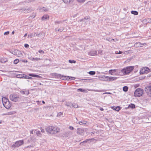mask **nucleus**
Wrapping results in <instances>:
<instances>
[{
	"instance_id": "obj_1",
	"label": "nucleus",
	"mask_w": 151,
	"mask_h": 151,
	"mask_svg": "<svg viewBox=\"0 0 151 151\" xmlns=\"http://www.w3.org/2000/svg\"><path fill=\"white\" fill-rule=\"evenodd\" d=\"M53 76L56 77L57 78H60V79L64 80L69 81L70 80H74L76 79L74 77L65 76L64 75H62L60 74L56 73H53Z\"/></svg>"
},
{
	"instance_id": "obj_2",
	"label": "nucleus",
	"mask_w": 151,
	"mask_h": 151,
	"mask_svg": "<svg viewBox=\"0 0 151 151\" xmlns=\"http://www.w3.org/2000/svg\"><path fill=\"white\" fill-rule=\"evenodd\" d=\"M60 130V129L58 127H53L50 126L46 129L47 131L51 134H55L59 133Z\"/></svg>"
},
{
	"instance_id": "obj_3",
	"label": "nucleus",
	"mask_w": 151,
	"mask_h": 151,
	"mask_svg": "<svg viewBox=\"0 0 151 151\" xmlns=\"http://www.w3.org/2000/svg\"><path fill=\"white\" fill-rule=\"evenodd\" d=\"M2 102L4 106L6 109H9L11 107L12 104L8 99L5 97L3 98Z\"/></svg>"
},
{
	"instance_id": "obj_4",
	"label": "nucleus",
	"mask_w": 151,
	"mask_h": 151,
	"mask_svg": "<svg viewBox=\"0 0 151 151\" xmlns=\"http://www.w3.org/2000/svg\"><path fill=\"white\" fill-rule=\"evenodd\" d=\"M9 98L11 100L14 102L19 101L20 99L19 96L15 93L11 94Z\"/></svg>"
},
{
	"instance_id": "obj_5",
	"label": "nucleus",
	"mask_w": 151,
	"mask_h": 151,
	"mask_svg": "<svg viewBox=\"0 0 151 151\" xmlns=\"http://www.w3.org/2000/svg\"><path fill=\"white\" fill-rule=\"evenodd\" d=\"M144 91L142 89L138 88H137L134 93V95L136 97H140L143 94Z\"/></svg>"
},
{
	"instance_id": "obj_6",
	"label": "nucleus",
	"mask_w": 151,
	"mask_h": 151,
	"mask_svg": "<svg viewBox=\"0 0 151 151\" xmlns=\"http://www.w3.org/2000/svg\"><path fill=\"white\" fill-rule=\"evenodd\" d=\"M133 68L132 66L127 67L126 68H124L121 70L122 73L125 74L130 73L133 69Z\"/></svg>"
},
{
	"instance_id": "obj_7",
	"label": "nucleus",
	"mask_w": 151,
	"mask_h": 151,
	"mask_svg": "<svg viewBox=\"0 0 151 151\" xmlns=\"http://www.w3.org/2000/svg\"><path fill=\"white\" fill-rule=\"evenodd\" d=\"M11 52L18 57H22L23 56V55L21 52L18 50L15 49Z\"/></svg>"
},
{
	"instance_id": "obj_8",
	"label": "nucleus",
	"mask_w": 151,
	"mask_h": 151,
	"mask_svg": "<svg viewBox=\"0 0 151 151\" xmlns=\"http://www.w3.org/2000/svg\"><path fill=\"white\" fill-rule=\"evenodd\" d=\"M24 143V141L23 140H20L16 142L15 144L12 145V148H15L16 147L22 145Z\"/></svg>"
},
{
	"instance_id": "obj_9",
	"label": "nucleus",
	"mask_w": 151,
	"mask_h": 151,
	"mask_svg": "<svg viewBox=\"0 0 151 151\" xmlns=\"http://www.w3.org/2000/svg\"><path fill=\"white\" fill-rule=\"evenodd\" d=\"M151 71L150 70V69L147 67H145L142 68L141 69L140 73V74H143L144 73L147 74L150 71Z\"/></svg>"
},
{
	"instance_id": "obj_10",
	"label": "nucleus",
	"mask_w": 151,
	"mask_h": 151,
	"mask_svg": "<svg viewBox=\"0 0 151 151\" xmlns=\"http://www.w3.org/2000/svg\"><path fill=\"white\" fill-rule=\"evenodd\" d=\"M145 91L147 94L151 97V83L150 84L149 86L145 87Z\"/></svg>"
},
{
	"instance_id": "obj_11",
	"label": "nucleus",
	"mask_w": 151,
	"mask_h": 151,
	"mask_svg": "<svg viewBox=\"0 0 151 151\" xmlns=\"http://www.w3.org/2000/svg\"><path fill=\"white\" fill-rule=\"evenodd\" d=\"M85 132V130L83 129L78 128L77 133L78 134L83 135V133Z\"/></svg>"
},
{
	"instance_id": "obj_12",
	"label": "nucleus",
	"mask_w": 151,
	"mask_h": 151,
	"mask_svg": "<svg viewBox=\"0 0 151 151\" xmlns=\"http://www.w3.org/2000/svg\"><path fill=\"white\" fill-rule=\"evenodd\" d=\"M99 78L102 81H109V76H101Z\"/></svg>"
},
{
	"instance_id": "obj_13",
	"label": "nucleus",
	"mask_w": 151,
	"mask_h": 151,
	"mask_svg": "<svg viewBox=\"0 0 151 151\" xmlns=\"http://www.w3.org/2000/svg\"><path fill=\"white\" fill-rule=\"evenodd\" d=\"M88 55L90 56H94L97 55V51L92 50L88 52Z\"/></svg>"
},
{
	"instance_id": "obj_14",
	"label": "nucleus",
	"mask_w": 151,
	"mask_h": 151,
	"mask_svg": "<svg viewBox=\"0 0 151 151\" xmlns=\"http://www.w3.org/2000/svg\"><path fill=\"white\" fill-rule=\"evenodd\" d=\"M144 44L145 45L146 44L145 43L142 44L140 42H137L134 44V46L136 47H142V45H144Z\"/></svg>"
},
{
	"instance_id": "obj_15",
	"label": "nucleus",
	"mask_w": 151,
	"mask_h": 151,
	"mask_svg": "<svg viewBox=\"0 0 151 151\" xmlns=\"http://www.w3.org/2000/svg\"><path fill=\"white\" fill-rule=\"evenodd\" d=\"M117 78L116 77H109V81H112L116 79Z\"/></svg>"
},
{
	"instance_id": "obj_16",
	"label": "nucleus",
	"mask_w": 151,
	"mask_h": 151,
	"mask_svg": "<svg viewBox=\"0 0 151 151\" xmlns=\"http://www.w3.org/2000/svg\"><path fill=\"white\" fill-rule=\"evenodd\" d=\"M112 108L113 110L116 111H119V110H120V107L119 106H117V107H115L114 106H112Z\"/></svg>"
},
{
	"instance_id": "obj_17",
	"label": "nucleus",
	"mask_w": 151,
	"mask_h": 151,
	"mask_svg": "<svg viewBox=\"0 0 151 151\" xmlns=\"http://www.w3.org/2000/svg\"><path fill=\"white\" fill-rule=\"evenodd\" d=\"M40 11L41 12H47L48 11V9L47 8H45V7H43L42 8H40L39 9Z\"/></svg>"
},
{
	"instance_id": "obj_18",
	"label": "nucleus",
	"mask_w": 151,
	"mask_h": 151,
	"mask_svg": "<svg viewBox=\"0 0 151 151\" xmlns=\"http://www.w3.org/2000/svg\"><path fill=\"white\" fill-rule=\"evenodd\" d=\"M36 34L35 33H30V34L28 35V38L30 37L31 38L33 37L36 36Z\"/></svg>"
},
{
	"instance_id": "obj_19",
	"label": "nucleus",
	"mask_w": 151,
	"mask_h": 151,
	"mask_svg": "<svg viewBox=\"0 0 151 151\" xmlns=\"http://www.w3.org/2000/svg\"><path fill=\"white\" fill-rule=\"evenodd\" d=\"M20 93L21 94H25L26 95H28L29 94V92L27 91H20Z\"/></svg>"
},
{
	"instance_id": "obj_20",
	"label": "nucleus",
	"mask_w": 151,
	"mask_h": 151,
	"mask_svg": "<svg viewBox=\"0 0 151 151\" xmlns=\"http://www.w3.org/2000/svg\"><path fill=\"white\" fill-rule=\"evenodd\" d=\"M49 17L47 15H44L42 18V20H46L47 19H49Z\"/></svg>"
},
{
	"instance_id": "obj_21",
	"label": "nucleus",
	"mask_w": 151,
	"mask_h": 151,
	"mask_svg": "<svg viewBox=\"0 0 151 151\" xmlns=\"http://www.w3.org/2000/svg\"><path fill=\"white\" fill-rule=\"evenodd\" d=\"M29 76H30L33 77H36L37 78H41V77L39 76V75H35V74H29Z\"/></svg>"
},
{
	"instance_id": "obj_22",
	"label": "nucleus",
	"mask_w": 151,
	"mask_h": 151,
	"mask_svg": "<svg viewBox=\"0 0 151 151\" xmlns=\"http://www.w3.org/2000/svg\"><path fill=\"white\" fill-rule=\"evenodd\" d=\"M128 108H130L132 109L134 108H135V105L134 104H131L129 105Z\"/></svg>"
},
{
	"instance_id": "obj_23",
	"label": "nucleus",
	"mask_w": 151,
	"mask_h": 151,
	"mask_svg": "<svg viewBox=\"0 0 151 151\" xmlns=\"http://www.w3.org/2000/svg\"><path fill=\"white\" fill-rule=\"evenodd\" d=\"M128 88L127 86H124L123 88V90L124 92H127L128 91Z\"/></svg>"
},
{
	"instance_id": "obj_24",
	"label": "nucleus",
	"mask_w": 151,
	"mask_h": 151,
	"mask_svg": "<svg viewBox=\"0 0 151 151\" xmlns=\"http://www.w3.org/2000/svg\"><path fill=\"white\" fill-rule=\"evenodd\" d=\"M87 122L86 121H83V122H78V123L81 125H82L83 124H86L87 123Z\"/></svg>"
},
{
	"instance_id": "obj_25",
	"label": "nucleus",
	"mask_w": 151,
	"mask_h": 151,
	"mask_svg": "<svg viewBox=\"0 0 151 151\" xmlns=\"http://www.w3.org/2000/svg\"><path fill=\"white\" fill-rule=\"evenodd\" d=\"M41 59L39 58H33L31 59V60L32 61H38L39 60H41Z\"/></svg>"
},
{
	"instance_id": "obj_26",
	"label": "nucleus",
	"mask_w": 151,
	"mask_h": 151,
	"mask_svg": "<svg viewBox=\"0 0 151 151\" xmlns=\"http://www.w3.org/2000/svg\"><path fill=\"white\" fill-rule=\"evenodd\" d=\"M30 9L29 8H28L27 9L26 8H23V10H24V13L25 12H28V11H29Z\"/></svg>"
},
{
	"instance_id": "obj_27",
	"label": "nucleus",
	"mask_w": 151,
	"mask_h": 151,
	"mask_svg": "<svg viewBox=\"0 0 151 151\" xmlns=\"http://www.w3.org/2000/svg\"><path fill=\"white\" fill-rule=\"evenodd\" d=\"M131 13L135 15H137L138 14V12L135 11H132L131 12Z\"/></svg>"
},
{
	"instance_id": "obj_28",
	"label": "nucleus",
	"mask_w": 151,
	"mask_h": 151,
	"mask_svg": "<svg viewBox=\"0 0 151 151\" xmlns=\"http://www.w3.org/2000/svg\"><path fill=\"white\" fill-rule=\"evenodd\" d=\"M35 131H36L35 133L37 136H41V133H40V131H37V130H35Z\"/></svg>"
},
{
	"instance_id": "obj_29",
	"label": "nucleus",
	"mask_w": 151,
	"mask_h": 151,
	"mask_svg": "<svg viewBox=\"0 0 151 151\" xmlns=\"http://www.w3.org/2000/svg\"><path fill=\"white\" fill-rule=\"evenodd\" d=\"M77 91H78V92L80 91V92H86V91H85L86 90H84V89H83L82 88H79V89H78L77 90Z\"/></svg>"
},
{
	"instance_id": "obj_30",
	"label": "nucleus",
	"mask_w": 151,
	"mask_h": 151,
	"mask_svg": "<svg viewBox=\"0 0 151 151\" xmlns=\"http://www.w3.org/2000/svg\"><path fill=\"white\" fill-rule=\"evenodd\" d=\"M28 77V76H27L25 74H23L22 76H21V77H19L21 78H25L26 79H27Z\"/></svg>"
},
{
	"instance_id": "obj_31",
	"label": "nucleus",
	"mask_w": 151,
	"mask_h": 151,
	"mask_svg": "<svg viewBox=\"0 0 151 151\" xmlns=\"http://www.w3.org/2000/svg\"><path fill=\"white\" fill-rule=\"evenodd\" d=\"M65 105L66 106H69L70 107H71L72 106V104L70 103L66 102Z\"/></svg>"
},
{
	"instance_id": "obj_32",
	"label": "nucleus",
	"mask_w": 151,
	"mask_h": 151,
	"mask_svg": "<svg viewBox=\"0 0 151 151\" xmlns=\"http://www.w3.org/2000/svg\"><path fill=\"white\" fill-rule=\"evenodd\" d=\"M89 73L91 75H93L95 74L96 72L94 71H90L89 72Z\"/></svg>"
},
{
	"instance_id": "obj_33",
	"label": "nucleus",
	"mask_w": 151,
	"mask_h": 151,
	"mask_svg": "<svg viewBox=\"0 0 151 151\" xmlns=\"http://www.w3.org/2000/svg\"><path fill=\"white\" fill-rule=\"evenodd\" d=\"M13 112H8L6 114H3V115H12L13 114Z\"/></svg>"
},
{
	"instance_id": "obj_34",
	"label": "nucleus",
	"mask_w": 151,
	"mask_h": 151,
	"mask_svg": "<svg viewBox=\"0 0 151 151\" xmlns=\"http://www.w3.org/2000/svg\"><path fill=\"white\" fill-rule=\"evenodd\" d=\"M19 62V60L18 59H16L14 61V63L15 64H17Z\"/></svg>"
},
{
	"instance_id": "obj_35",
	"label": "nucleus",
	"mask_w": 151,
	"mask_h": 151,
	"mask_svg": "<svg viewBox=\"0 0 151 151\" xmlns=\"http://www.w3.org/2000/svg\"><path fill=\"white\" fill-rule=\"evenodd\" d=\"M72 106L73 107H74L75 108H77L78 107V105L76 104H72Z\"/></svg>"
},
{
	"instance_id": "obj_36",
	"label": "nucleus",
	"mask_w": 151,
	"mask_h": 151,
	"mask_svg": "<svg viewBox=\"0 0 151 151\" xmlns=\"http://www.w3.org/2000/svg\"><path fill=\"white\" fill-rule=\"evenodd\" d=\"M69 62L71 63H75L76 62V61L75 60H69Z\"/></svg>"
},
{
	"instance_id": "obj_37",
	"label": "nucleus",
	"mask_w": 151,
	"mask_h": 151,
	"mask_svg": "<svg viewBox=\"0 0 151 151\" xmlns=\"http://www.w3.org/2000/svg\"><path fill=\"white\" fill-rule=\"evenodd\" d=\"M7 60L6 59H5V60L4 59L2 60V59H1L0 60V61H1V62L2 63H5L7 62Z\"/></svg>"
},
{
	"instance_id": "obj_38",
	"label": "nucleus",
	"mask_w": 151,
	"mask_h": 151,
	"mask_svg": "<svg viewBox=\"0 0 151 151\" xmlns=\"http://www.w3.org/2000/svg\"><path fill=\"white\" fill-rule=\"evenodd\" d=\"M113 72H115V70H110L109 71V73L111 74H112V73H113Z\"/></svg>"
},
{
	"instance_id": "obj_39",
	"label": "nucleus",
	"mask_w": 151,
	"mask_h": 151,
	"mask_svg": "<svg viewBox=\"0 0 151 151\" xmlns=\"http://www.w3.org/2000/svg\"><path fill=\"white\" fill-rule=\"evenodd\" d=\"M65 3L67 4L68 3H69V0H62Z\"/></svg>"
},
{
	"instance_id": "obj_40",
	"label": "nucleus",
	"mask_w": 151,
	"mask_h": 151,
	"mask_svg": "<svg viewBox=\"0 0 151 151\" xmlns=\"http://www.w3.org/2000/svg\"><path fill=\"white\" fill-rule=\"evenodd\" d=\"M64 29V28L63 27H61L60 28L58 29V31L60 32H62Z\"/></svg>"
},
{
	"instance_id": "obj_41",
	"label": "nucleus",
	"mask_w": 151,
	"mask_h": 151,
	"mask_svg": "<svg viewBox=\"0 0 151 151\" xmlns=\"http://www.w3.org/2000/svg\"><path fill=\"white\" fill-rule=\"evenodd\" d=\"M91 140H92V139H86L85 141H83V142L84 143H87L88 141H90Z\"/></svg>"
},
{
	"instance_id": "obj_42",
	"label": "nucleus",
	"mask_w": 151,
	"mask_h": 151,
	"mask_svg": "<svg viewBox=\"0 0 151 151\" xmlns=\"http://www.w3.org/2000/svg\"><path fill=\"white\" fill-rule=\"evenodd\" d=\"M62 21H56L55 22V24H60L61 23H62Z\"/></svg>"
},
{
	"instance_id": "obj_43",
	"label": "nucleus",
	"mask_w": 151,
	"mask_h": 151,
	"mask_svg": "<svg viewBox=\"0 0 151 151\" xmlns=\"http://www.w3.org/2000/svg\"><path fill=\"white\" fill-rule=\"evenodd\" d=\"M9 31H7L6 32H5L4 33V35H8L9 34Z\"/></svg>"
},
{
	"instance_id": "obj_44",
	"label": "nucleus",
	"mask_w": 151,
	"mask_h": 151,
	"mask_svg": "<svg viewBox=\"0 0 151 151\" xmlns=\"http://www.w3.org/2000/svg\"><path fill=\"white\" fill-rule=\"evenodd\" d=\"M38 52L40 53H44V51L42 50H39L38 51Z\"/></svg>"
},
{
	"instance_id": "obj_45",
	"label": "nucleus",
	"mask_w": 151,
	"mask_h": 151,
	"mask_svg": "<svg viewBox=\"0 0 151 151\" xmlns=\"http://www.w3.org/2000/svg\"><path fill=\"white\" fill-rule=\"evenodd\" d=\"M79 2H84L85 0H77Z\"/></svg>"
},
{
	"instance_id": "obj_46",
	"label": "nucleus",
	"mask_w": 151,
	"mask_h": 151,
	"mask_svg": "<svg viewBox=\"0 0 151 151\" xmlns=\"http://www.w3.org/2000/svg\"><path fill=\"white\" fill-rule=\"evenodd\" d=\"M42 35V34H41L40 33L38 34H36V36H37V37H40L41 36V35Z\"/></svg>"
},
{
	"instance_id": "obj_47",
	"label": "nucleus",
	"mask_w": 151,
	"mask_h": 151,
	"mask_svg": "<svg viewBox=\"0 0 151 151\" xmlns=\"http://www.w3.org/2000/svg\"><path fill=\"white\" fill-rule=\"evenodd\" d=\"M102 51V50H99L98 51V53L99 54H101Z\"/></svg>"
},
{
	"instance_id": "obj_48",
	"label": "nucleus",
	"mask_w": 151,
	"mask_h": 151,
	"mask_svg": "<svg viewBox=\"0 0 151 151\" xmlns=\"http://www.w3.org/2000/svg\"><path fill=\"white\" fill-rule=\"evenodd\" d=\"M24 47L26 48H28L29 47V45L27 44H25L24 45Z\"/></svg>"
},
{
	"instance_id": "obj_49",
	"label": "nucleus",
	"mask_w": 151,
	"mask_h": 151,
	"mask_svg": "<svg viewBox=\"0 0 151 151\" xmlns=\"http://www.w3.org/2000/svg\"><path fill=\"white\" fill-rule=\"evenodd\" d=\"M69 128L71 130H73L74 129L73 127L72 126H70Z\"/></svg>"
},
{
	"instance_id": "obj_50",
	"label": "nucleus",
	"mask_w": 151,
	"mask_h": 151,
	"mask_svg": "<svg viewBox=\"0 0 151 151\" xmlns=\"http://www.w3.org/2000/svg\"><path fill=\"white\" fill-rule=\"evenodd\" d=\"M111 38H106V40L109 41H111Z\"/></svg>"
},
{
	"instance_id": "obj_51",
	"label": "nucleus",
	"mask_w": 151,
	"mask_h": 151,
	"mask_svg": "<svg viewBox=\"0 0 151 151\" xmlns=\"http://www.w3.org/2000/svg\"><path fill=\"white\" fill-rule=\"evenodd\" d=\"M22 61L24 63L27 62V60H22Z\"/></svg>"
},
{
	"instance_id": "obj_52",
	"label": "nucleus",
	"mask_w": 151,
	"mask_h": 151,
	"mask_svg": "<svg viewBox=\"0 0 151 151\" xmlns=\"http://www.w3.org/2000/svg\"><path fill=\"white\" fill-rule=\"evenodd\" d=\"M19 11L20 12H24V10H23V8L22 9H21L19 10Z\"/></svg>"
},
{
	"instance_id": "obj_53",
	"label": "nucleus",
	"mask_w": 151,
	"mask_h": 151,
	"mask_svg": "<svg viewBox=\"0 0 151 151\" xmlns=\"http://www.w3.org/2000/svg\"><path fill=\"white\" fill-rule=\"evenodd\" d=\"M143 22H146L147 23V22H146V19H144L143 20Z\"/></svg>"
},
{
	"instance_id": "obj_54",
	"label": "nucleus",
	"mask_w": 151,
	"mask_h": 151,
	"mask_svg": "<svg viewBox=\"0 0 151 151\" xmlns=\"http://www.w3.org/2000/svg\"><path fill=\"white\" fill-rule=\"evenodd\" d=\"M100 109L101 111H103L104 110V109L102 108H100Z\"/></svg>"
},
{
	"instance_id": "obj_55",
	"label": "nucleus",
	"mask_w": 151,
	"mask_h": 151,
	"mask_svg": "<svg viewBox=\"0 0 151 151\" xmlns=\"http://www.w3.org/2000/svg\"><path fill=\"white\" fill-rule=\"evenodd\" d=\"M41 132H42V133H44V132H45V131H44V129H41Z\"/></svg>"
},
{
	"instance_id": "obj_56",
	"label": "nucleus",
	"mask_w": 151,
	"mask_h": 151,
	"mask_svg": "<svg viewBox=\"0 0 151 151\" xmlns=\"http://www.w3.org/2000/svg\"><path fill=\"white\" fill-rule=\"evenodd\" d=\"M83 142H81L80 143V145H83Z\"/></svg>"
},
{
	"instance_id": "obj_57",
	"label": "nucleus",
	"mask_w": 151,
	"mask_h": 151,
	"mask_svg": "<svg viewBox=\"0 0 151 151\" xmlns=\"http://www.w3.org/2000/svg\"><path fill=\"white\" fill-rule=\"evenodd\" d=\"M106 93L108 94H111V93H110V92H106V93H104V94H106Z\"/></svg>"
},
{
	"instance_id": "obj_58",
	"label": "nucleus",
	"mask_w": 151,
	"mask_h": 151,
	"mask_svg": "<svg viewBox=\"0 0 151 151\" xmlns=\"http://www.w3.org/2000/svg\"><path fill=\"white\" fill-rule=\"evenodd\" d=\"M32 77H29V76H28V77H27V79H32Z\"/></svg>"
},
{
	"instance_id": "obj_59",
	"label": "nucleus",
	"mask_w": 151,
	"mask_h": 151,
	"mask_svg": "<svg viewBox=\"0 0 151 151\" xmlns=\"http://www.w3.org/2000/svg\"><path fill=\"white\" fill-rule=\"evenodd\" d=\"M122 53V52L121 51H119V53H118V54H121Z\"/></svg>"
},
{
	"instance_id": "obj_60",
	"label": "nucleus",
	"mask_w": 151,
	"mask_h": 151,
	"mask_svg": "<svg viewBox=\"0 0 151 151\" xmlns=\"http://www.w3.org/2000/svg\"><path fill=\"white\" fill-rule=\"evenodd\" d=\"M30 132L31 134H33V130L30 131Z\"/></svg>"
},
{
	"instance_id": "obj_61",
	"label": "nucleus",
	"mask_w": 151,
	"mask_h": 151,
	"mask_svg": "<svg viewBox=\"0 0 151 151\" xmlns=\"http://www.w3.org/2000/svg\"><path fill=\"white\" fill-rule=\"evenodd\" d=\"M27 33L25 34L24 35V37H26L27 36Z\"/></svg>"
},
{
	"instance_id": "obj_62",
	"label": "nucleus",
	"mask_w": 151,
	"mask_h": 151,
	"mask_svg": "<svg viewBox=\"0 0 151 151\" xmlns=\"http://www.w3.org/2000/svg\"><path fill=\"white\" fill-rule=\"evenodd\" d=\"M69 0V2H73L74 0Z\"/></svg>"
},
{
	"instance_id": "obj_63",
	"label": "nucleus",
	"mask_w": 151,
	"mask_h": 151,
	"mask_svg": "<svg viewBox=\"0 0 151 151\" xmlns=\"http://www.w3.org/2000/svg\"><path fill=\"white\" fill-rule=\"evenodd\" d=\"M93 91H97V92H99V91L98 90H93Z\"/></svg>"
},
{
	"instance_id": "obj_64",
	"label": "nucleus",
	"mask_w": 151,
	"mask_h": 151,
	"mask_svg": "<svg viewBox=\"0 0 151 151\" xmlns=\"http://www.w3.org/2000/svg\"><path fill=\"white\" fill-rule=\"evenodd\" d=\"M14 31H13L12 32V35H13L14 34Z\"/></svg>"
}]
</instances>
